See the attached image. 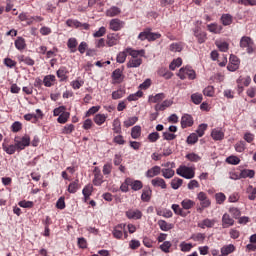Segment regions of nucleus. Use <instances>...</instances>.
I'll return each instance as SVG.
<instances>
[{
	"instance_id": "nucleus-55",
	"label": "nucleus",
	"mask_w": 256,
	"mask_h": 256,
	"mask_svg": "<svg viewBox=\"0 0 256 256\" xmlns=\"http://www.w3.org/2000/svg\"><path fill=\"white\" fill-rule=\"evenodd\" d=\"M191 101L195 105H200V103L203 101V94L200 93H194L191 95Z\"/></svg>"
},
{
	"instance_id": "nucleus-43",
	"label": "nucleus",
	"mask_w": 256,
	"mask_h": 256,
	"mask_svg": "<svg viewBox=\"0 0 256 256\" xmlns=\"http://www.w3.org/2000/svg\"><path fill=\"white\" fill-rule=\"evenodd\" d=\"M69 117H71V113L65 111L57 118V122L61 125H65V123L69 121Z\"/></svg>"
},
{
	"instance_id": "nucleus-28",
	"label": "nucleus",
	"mask_w": 256,
	"mask_h": 256,
	"mask_svg": "<svg viewBox=\"0 0 256 256\" xmlns=\"http://www.w3.org/2000/svg\"><path fill=\"white\" fill-rule=\"evenodd\" d=\"M211 137L214 141H223L225 139V133L220 129H214L212 130Z\"/></svg>"
},
{
	"instance_id": "nucleus-25",
	"label": "nucleus",
	"mask_w": 256,
	"mask_h": 256,
	"mask_svg": "<svg viewBox=\"0 0 256 256\" xmlns=\"http://www.w3.org/2000/svg\"><path fill=\"white\" fill-rule=\"evenodd\" d=\"M130 187L132 191H141V189H143V182L130 178Z\"/></svg>"
},
{
	"instance_id": "nucleus-13",
	"label": "nucleus",
	"mask_w": 256,
	"mask_h": 256,
	"mask_svg": "<svg viewBox=\"0 0 256 256\" xmlns=\"http://www.w3.org/2000/svg\"><path fill=\"white\" fill-rule=\"evenodd\" d=\"M151 197H153V190L151 187L145 186L142 189L141 201H143V203H149V201H151Z\"/></svg>"
},
{
	"instance_id": "nucleus-56",
	"label": "nucleus",
	"mask_w": 256,
	"mask_h": 256,
	"mask_svg": "<svg viewBox=\"0 0 256 256\" xmlns=\"http://www.w3.org/2000/svg\"><path fill=\"white\" fill-rule=\"evenodd\" d=\"M215 200L218 205H223L227 200V196L223 192H219L215 194Z\"/></svg>"
},
{
	"instance_id": "nucleus-26",
	"label": "nucleus",
	"mask_w": 256,
	"mask_h": 256,
	"mask_svg": "<svg viewBox=\"0 0 256 256\" xmlns=\"http://www.w3.org/2000/svg\"><path fill=\"white\" fill-rule=\"evenodd\" d=\"M17 59L19 63H25V65H29L30 67H33V65H35V60H33L29 56L19 55L17 56Z\"/></svg>"
},
{
	"instance_id": "nucleus-57",
	"label": "nucleus",
	"mask_w": 256,
	"mask_h": 256,
	"mask_svg": "<svg viewBox=\"0 0 256 256\" xmlns=\"http://www.w3.org/2000/svg\"><path fill=\"white\" fill-rule=\"evenodd\" d=\"M141 97H143V91L139 90L134 94H130L127 97V100L130 101V102L131 101H139V99H141Z\"/></svg>"
},
{
	"instance_id": "nucleus-12",
	"label": "nucleus",
	"mask_w": 256,
	"mask_h": 256,
	"mask_svg": "<svg viewBox=\"0 0 256 256\" xmlns=\"http://www.w3.org/2000/svg\"><path fill=\"white\" fill-rule=\"evenodd\" d=\"M127 219L139 220L143 217V212L139 209H129L125 212Z\"/></svg>"
},
{
	"instance_id": "nucleus-62",
	"label": "nucleus",
	"mask_w": 256,
	"mask_h": 256,
	"mask_svg": "<svg viewBox=\"0 0 256 256\" xmlns=\"http://www.w3.org/2000/svg\"><path fill=\"white\" fill-rule=\"evenodd\" d=\"M226 163L229 165H239V163H241V159H239L237 156H229L226 158Z\"/></svg>"
},
{
	"instance_id": "nucleus-24",
	"label": "nucleus",
	"mask_w": 256,
	"mask_h": 256,
	"mask_svg": "<svg viewBox=\"0 0 256 256\" xmlns=\"http://www.w3.org/2000/svg\"><path fill=\"white\" fill-rule=\"evenodd\" d=\"M112 79L114 81V83H123V71L121 69H116L113 71L112 73Z\"/></svg>"
},
{
	"instance_id": "nucleus-29",
	"label": "nucleus",
	"mask_w": 256,
	"mask_h": 256,
	"mask_svg": "<svg viewBox=\"0 0 256 256\" xmlns=\"http://www.w3.org/2000/svg\"><path fill=\"white\" fill-rule=\"evenodd\" d=\"M2 149L7 153V155H15V152L17 151V144H2Z\"/></svg>"
},
{
	"instance_id": "nucleus-3",
	"label": "nucleus",
	"mask_w": 256,
	"mask_h": 256,
	"mask_svg": "<svg viewBox=\"0 0 256 256\" xmlns=\"http://www.w3.org/2000/svg\"><path fill=\"white\" fill-rule=\"evenodd\" d=\"M177 76L182 81H185V79H189L190 81H194V79H197V73L195 72V70H193V68H191V66L180 68Z\"/></svg>"
},
{
	"instance_id": "nucleus-17",
	"label": "nucleus",
	"mask_w": 256,
	"mask_h": 256,
	"mask_svg": "<svg viewBox=\"0 0 256 256\" xmlns=\"http://www.w3.org/2000/svg\"><path fill=\"white\" fill-rule=\"evenodd\" d=\"M159 175H161V166H154V167L148 169L145 173V176L148 179H153V177H157Z\"/></svg>"
},
{
	"instance_id": "nucleus-31",
	"label": "nucleus",
	"mask_w": 256,
	"mask_h": 256,
	"mask_svg": "<svg viewBox=\"0 0 256 256\" xmlns=\"http://www.w3.org/2000/svg\"><path fill=\"white\" fill-rule=\"evenodd\" d=\"M220 21L224 27H227L233 23V16L231 14H222Z\"/></svg>"
},
{
	"instance_id": "nucleus-16",
	"label": "nucleus",
	"mask_w": 256,
	"mask_h": 256,
	"mask_svg": "<svg viewBox=\"0 0 256 256\" xmlns=\"http://www.w3.org/2000/svg\"><path fill=\"white\" fill-rule=\"evenodd\" d=\"M151 185L155 188H160L162 190L167 189V182H165V179L161 177H155L151 180Z\"/></svg>"
},
{
	"instance_id": "nucleus-61",
	"label": "nucleus",
	"mask_w": 256,
	"mask_h": 256,
	"mask_svg": "<svg viewBox=\"0 0 256 256\" xmlns=\"http://www.w3.org/2000/svg\"><path fill=\"white\" fill-rule=\"evenodd\" d=\"M66 25L67 27H75L76 29H80L82 24L79 20L68 19L66 21Z\"/></svg>"
},
{
	"instance_id": "nucleus-49",
	"label": "nucleus",
	"mask_w": 256,
	"mask_h": 256,
	"mask_svg": "<svg viewBox=\"0 0 256 256\" xmlns=\"http://www.w3.org/2000/svg\"><path fill=\"white\" fill-rule=\"evenodd\" d=\"M158 75L164 77V79H171L173 77V73L169 72L167 68H160L158 70Z\"/></svg>"
},
{
	"instance_id": "nucleus-39",
	"label": "nucleus",
	"mask_w": 256,
	"mask_h": 256,
	"mask_svg": "<svg viewBox=\"0 0 256 256\" xmlns=\"http://www.w3.org/2000/svg\"><path fill=\"white\" fill-rule=\"evenodd\" d=\"M241 179H253L255 177V170L244 169L240 172Z\"/></svg>"
},
{
	"instance_id": "nucleus-45",
	"label": "nucleus",
	"mask_w": 256,
	"mask_h": 256,
	"mask_svg": "<svg viewBox=\"0 0 256 256\" xmlns=\"http://www.w3.org/2000/svg\"><path fill=\"white\" fill-rule=\"evenodd\" d=\"M234 148L237 153H243V151L247 149V143L243 140H240L235 144Z\"/></svg>"
},
{
	"instance_id": "nucleus-59",
	"label": "nucleus",
	"mask_w": 256,
	"mask_h": 256,
	"mask_svg": "<svg viewBox=\"0 0 256 256\" xmlns=\"http://www.w3.org/2000/svg\"><path fill=\"white\" fill-rule=\"evenodd\" d=\"M246 193H248V199L250 201H255L256 198V188H253V186H249L246 190Z\"/></svg>"
},
{
	"instance_id": "nucleus-37",
	"label": "nucleus",
	"mask_w": 256,
	"mask_h": 256,
	"mask_svg": "<svg viewBox=\"0 0 256 256\" xmlns=\"http://www.w3.org/2000/svg\"><path fill=\"white\" fill-rule=\"evenodd\" d=\"M121 8L112 6L110 9L106 11L107 17H117V15H120Z\"/></svg>"
},
{
	"instance_id": "nucleus-48",
	"label": "nucleus",
	"mask_w": 256,
	"mask_h": 256,
	"mask_svg": "<svg viewBox=\"0 0 256 256\" xmlns=\"http://www.w3.org/2000/svg\"><path fill=\"white\" fill-rule=\"evenodd\" d=\"M132 139H139L141 137V126L136 125L131 129Z\"/></svg>"
},
{
	"instance_id": "nucleus-42",
	"label": "nucleus",
	"mask_w": 256,
	"mask_h": 256,
	"mask_svg": "<svg viewBox=\"0 0 256 256\" xmlns=\"http://www.w3.org/2000/svg\"><path fill=\"white\" fill-rule=\"evenodd\" d=\"M235 251V245L229 244L221 248V253L223 256L231 255Z\"/></svg>"
},
{
	"instance_id": "nucleus-53",
	"label": "nucleus",
	"mask_w": 256,
	"mask_h": 256,
	"mask_svg": "<svg viewBox=\"0 0 256 256\" xmlns=\"http://www.w3.org/2000/svg\"><path fill=\"white\" fill-rule=\"evenodd\" d=\"M163 99H165L164 93H158L155 96L149 97L150 103H159L160 101H163Z\"/></svg>"
},
{
	"instance_id": "nucleus-52",
	"label": "nucleus",
	"mask_w": 256,
	"mask_h": 256,
	"mask_svg": "<svg viewBox=\"0 0 256 256\" xmlns=\"http://www.w3.org/2000/svg\"><path fill=\"white\" fill-rule=\"evenodd\" d=\"M181 206L183 207V209L189 210L195 206V202L191 199H184L181 202Z\"/></svg>"
},
{
	"instance_id": "nucleus-38",
	"label": "nucleus",
	"mask_w": 256,
	"mask_h": 256,
	"mask_svg": "<svg viewBox=\"0 0 256 256\" xmlns=\"http://www.w3.org/2000/svg\"><path fill=\"white\" fill-rule=\"evenodd\" d=\"M215 45L222 53H227L229 51V43L227 42L215 41Z\"/></svg>"
},
{
	"instance_id": "nucleus-46",
	"label": "nucleus",
	"mask_w": 256,
	"mask_h": 256,
	"mask_svg": "<svg viewBox=\"0 0 256 256\" xmlns=\"http://www.w3.org/2000/svg\"><path fill=\"white\" fill-rule=\"evenodd\" d=\"M76 191H79V179H76L68 185V193L74 194Z\"/></svg>"
},
{
	"instance_id": "nucleus-15",
	"label": "nucleus",
	"mask_w": 256,
	"mask_h": 256,
	"mask_svg": "<svg viewBox=\"0 0 256 256\" xmlns=\"http://www.w3.org/2000/svg\"><path fill=\"white\" fill-rule=\"evenodd\" d=\"M235 225V220L231 218V215L225 213L222 216V227L223 229H229V227H233Z\"/></svg>"
},
{
	"instance_id": "nucleus-23",
	"label": "nucleus",
	"mask_w": 256,
	"mask_h": 256,
	"mask_svg": "<svg viewBox=\"0 0 256 256\" xmlns=\"http://www.w3.org/2000/svg\"><path fill=\"white\" fill-rule=\"evenodd\" d=\"M194 37H196L198 43H205L207 41V32L197 29L194 31Z\"/></svg>"
},
{
	"instance_id": "nucleus-36",
	"label": "nucleus",
	"mask_w": 256,
	"mask_h": 256,
	"mask_svg": "<svg viewBox=\"0 0 256 256\" xmlns=\"http://www.w3.org/2000/svg\"><path fill=\"white\" fill-rule=\"evenodd\" d=\"M173 105V102L170 100H164L161 104H156L155 110L156 111H165L167 107H171Z\"/></svg>"
},
{
	"instance_id": "nucleus-10",
	"label": "nucleus",
	"mask_w": 256,
	"mask_h": 256,
	"mask_svg": "<svg viewBox=\"0 0 256 256\" xmlns=\"http://www.w3.org/2000/svg\"><path fill=\"white\" fill-rule=\"evenodd\" d=\"M93 174V185H95V187H101V185H103V174H101V169H99V167H95L93 170Z\"/></svg>"
},
{
	"instance_id": "nucleus-7",
	"label": "nucleus",
	"mask_w": 256,
	"mask_h": 256,
	"mask_svg": "<svg viewBox=\"0 0 256 256\" xmlns=\"http://www.w3.org/2000/svg\"><path fill=\"white\" fill-rule=\"evenodd\" d=\"M14 141L16 143L17 151H23L25 147H29V145H31V137H29V135H24L21 140H17V138H15Z\"/></svg>"
},
{
	"instance_id": "nucleus-6",
	"label": "nucleus",
	"mask_w": 256,
	"mask_h": 256,
	"mask_svg": "<svg viewBox=\"0 0 256 256\" xmlns=\"http://www.w3.org/2000/svg\"><path fill=\"white\" fill-rule=\"evenodd\" d=\"M126 227H127V224L125 223L116 225L112 231L113 237L115 239H123V235H124L125 239H127L128 234H127V230H125Z\"/></svg>"
},
{
	"instance_id": "nucleus-47",
	"label": "nucleus",
	"mask_w": 256,
	"mask_h": 256,
	"mask_svg": "<svg viewBox=\"0 0 256 256\" xmlns=\"http://www.w3.org/2000/svg\"><path fill=\"white\" fill-rule=\"evenodd\" d=\"M171 209L174 211L175 215H180V217H186L187 214L183 211V208L178 204H172Z\"/></svg>"
},
{
	"instance_id": "nucleus-4",
	"label": "nucleus",
	"mask_w": 256,
	"mask_h": 256,
	"mask_svg": "<svg viewBox=\"0 0 256 256\" xmlns=\"http://www.w3.org/2000/svg\"><path fill=\"white\" fill-rule=\"evenodd\" d=\"M240 47L241 49H246L248 55L255 53V42L249 36H243L240 39Z\"/></svg>"
},
{
	"instance_id": "nucleus-27",
	"label": "nucleus",
	"mask_w": 256,
	"mask_h": 256,
	"mask_svg": "<svg viewBox=\"0 0 256 256\" xmlns=\"http://www.w3.org/2000/svg\"><path fill=\"white\" fill-rule=\"evenodd\" d=\"M77 45H79V42H77V38H69L67 42V47L70 49V53H77Z\"/></svg>"
},
{
	"instance_id": "nucleus-60",
	"label": "nucleus",
	"mask_w": 256,
	"mask_h": 256,
	"mask_svg": "<svg viewBox=\"0 0 256 256\" xmlns=\"http://www.w3.org/2000/svg\"><path fill=\"white\" fill-rule=\"evenodd\" d=\"M197 141H199V136H197V134L195 133H192L187 137L186 143L188 145H195Z\"/></svg>"
},
{
	"instance_id": "nucleus-50",
	"label": "nucleus",
	"mask_w": 256,
	"mask_h": 256,
	"mask_svg": "<svg viewBox=\"0 0 256 256\" xmlns=\"http://www.w3.org/2000/svg\"><path fill=\"white\" fill-rule=\"evenodd\" d=\"M170 185L172 189L177 190L183 185V179L175 177L171 180Z\"/></svg>"
},
{
	"instance_id": "nucleus-41",
	"label": "nucleus",
	"mask_w": 256,
	"mask_h": 256,
	"mask_svg": "<svg viewBox=\"0 0 256 256\" xmlns=\"http://www.w3.org/2000/svg\"><path fill=\"white\" fill-rule=\"evenodd\" d=\"M112 127V130L114 133H116V135H121V120H119V118L114 119Z\"/></svg>"
},
{
	"instance_id": "nucleus-9",
	"label": "nucleus",
	"mask_w": 256,
	"mask_h": 256,
	"mask_svg": "<svg viewBox=\"0 0 256 256\" xmlns=\"http://www.w3.org/2000/svg\"><path fill=\"white\" fill-rule=\"evenodd\" d=\"M197 199L200 202V206L202 207V209H207L211 207V199H209V196H207V193L199 192L197 194Z\"/></svg>"
},
{
	"instance_id": "nucleus-44",
	"label": "nucleus",
	"mask_w": 256,
	"mask_h": 256,
	"mask_svg": "<svg viewBox=\"0 0 256 256\" xmlns=\"http://www.w3.org/2000/svg\"><path fill=\"white\" fill-rule=\"evenodd\" d=\"M127 55H129V52L127 51V48L124 49V51L119 52L117 57H116L117 63H124L125 61H127Z\"/></svg>"
},
{
	"instance_id": "nucleus-30",
	"label": "nucleus",
	"mask_w": 256,
	"mask_h": 256,
	"mask_svg": "<svg viewBox=\"0 0 256 256\" xmlns=\"http://www.w3.org/2000/svg\"><path fill=\"white\" fill-rule=\"evenodd\" d=\"M160 173H162V177H164V179H173V177H175V170L171 168H163Z\"/></svg>"
},
{
	"instance_id": "nucleus-19",
	"label": "nucleus",
	"mask_w": 256,
	"mask_h": 256,
	"mask_svg": "<svg viewBox=\"0 0 256 256\" xmlns=\"http://www.w3.org/2000/svg\"><path fill=\"white\" fill-rule=\"evenodd\" d=\"M193 125V117L189 114H185L181 118V127L182 129H187V127H192Z\"/></svg>"
},
{
	"instance_id": "nucleus-5",
	"label": "nucleus",
	"mask_w": 256,
	"mask_h": 256,
	"mask_svg": "<svg viewBox=\"0 0 256 256\" xmlns=\"http://www.w3.org/2000/svg\"><path fill=\"white\" fill-rule=\"evenodd\" d=\"M177 175L184 179H193L195 177V169L189 166H179L176 170Z\"/></svg>"
},
{
	"instance_id": "nucleus-35",
	"label": "nucleus",
	"mask_w": 256,
	"mask_h": 256,
	"mask_svg": "<svg viewBox=\"0 0 256 256\" xmlns=\"http://www.w3.org/2000/svg\"><path fill=\"white\" fill-rule=\"evenodd\" d=\"M125 88H119L118 90L112 92V99H114V101H117V99H123V97H125Z\"/></svg>"
},
{
	"instance_id": "nucleus-58",
	"label": "nucleus",
	"mask_w": 256,
	"mask_h": 256,
	"mask_svg": "<svg viewBox=\"0 0 256 256\" xmlns=\"http://www.w3.org/2000/svg\"><path fill=\"white\" fill-rule=\"evenodd\" d=\"M73 131H75V125L73 124L65 125L62 129V135H71Z\"/></svg>"
},
{
	"instance_id": "nucleus-63",
	"label": "nucleus",
	"mask_w": 256,
	"mask_h": 256,
	"mask_svg": "<svg viewBox=\"0 0 256 256\" xmlns=\"http://www.w3.org/2000/svg\"><path fill=\"white\" fill-rule=\"evenodd\" d=\"M229 213L234 219H239L241 217V210H239V208L231 207L229 208Z\"/></svg>"
},
{
	"instance_id": "nucleus-64",
	"label": "nucleus",
	"mask_w": 256,
	"mask_h": 256,
	"mask_svg": "<svg viewBox=\"0 0 256 256\" xmlns=\"http://www.w3.org/2000/svg\"><path fill=\"white\" fill-rule=\"evenodd\" d=\"M171 247H172V244L169 241H164L163 244L160 245V249L161 251H163V253H170Z\"/></svg>"
},
{
	"instance_id": "nucleus-21",
	"label": "nucleus",
	"mask_w": 256,
	"mask_h": 256,
	"mask_svg": "<svg viewBox=\"0 0 256 256\" xmlns=\"http://www.w3.org/2000/svg\"><path fill=\"white\" fill-rule=\"evenodd\" d=\"M117 43H119V34L112 33L107 35L106 44L108 47H114Z\"/></svg>"
},
{
	"instance_id": "nucleus-54",
	"label": "nucleus",
	"mask_w": 256,
	"mask_h": 256,
	"mask_svg": "<svg viewBox=\"0 0 256 256\" xmlns=\"http://www.w3.org/2000/svg\"><path fill=\"white\" fill-rule=\"evenodd\" d=\"M137 121H139V117L137 116L129 117L127 120L124 121V127L126 128L133 127V125H135Z\"/></svg>"
},
{
	"instance_id": "nucleus-34",
	"label": "nucleus",
	"mask_w": 256,
	"mask_h": 256,
	"mask_svg": "<svg viewBox=\"0 0 256 256\" xmlns=\"http://www.w3.org/2000/svg\"><path fill=\"white\" fill-rule=\"evenodd\" d=\"M158 226L161 229V231H171L173 229V224L167 223L165 220H159L158 221Z\"/></svg>"
},
{
	"instance_id": "nucleus-33",
	"label": "nucleus",
	"mask_w": 256,
	"mask_h": 256,
	"mask_svg": "<svg viewBox=\"0 0 256 256\" xmlns=\"http://www.w3.org/2000/svg\"><path fill=\"white\" fill-rule=\"evenodd\" d=\"M14 45L18 51H23L27 47V43H25V38L23 37H18L15 40Z\"/></svg>"
},
{
	"instance_id": "nucleus-40",
	"label": "nucleus",
	"mask_w": 256,
	"mask_h": 256,
	"mask_svg": "<svg viewBox=\"0 0 256 256\" xmlns=\"http://www.w3.org/2000/svg\"><path fill=\"white\" fill-rule=\"evenodd\" d=\"M129 187H131V177H127L120 186L122 193H129Z\"/></svg>"
},
{
	"instance_id": "nucleus-2",
	"label": "nucleus",
	"mask_w": 256,
	"mask_h": 256,
	"mask_svg": "<svg viewBox=\"0 0 256 256\" xmlns=\"http://www.w3.org/2000/svg\"><path fill=\"white\" fill-rule=\"evenodd\" d=\"M157 39H161V33L152 32L151 28H145L143 32H140L138 35L139 41H157Z\"/></svg>"
},
{
	"instance_id": "nucleus-20",
	"label": "nucleus",
	"mask_w": 256,
	"mask_h": 256,
	"mask_svg": "<svg viewBox=\"0 0 256 256\" xmlns=\"http://www.w3.org/2000/svg\"><path fill=\"white\" fill-rule=\"evenodd\" d=\"M56 81H57V78L55 77V75L49 74L44 76L42 83L44 87H53Z\"/></svg>"
},
{
	"instance_id": "nucleus-51",
	"label": "nucleus",
	"mask_w": 256,
	"mask_h": 256,
	"mask_svg": "<svg viewBox=\"0 0 256 256\" xmlns=\"http://www.w3.org/2000/svg\"><path fill=\"white\" fill-rule=\"evenodd\" d=\"M190 239H192V241H195L197 243H203L205 241V234L203 233L192 234Z\"/></svg>"
},
{
	"instance_id": "nucleus-22",
	"label": "nucleus",
	"mask_w": 256,
	"mask_h": 256,
	"mask_svg": "<svg viewBox=\"0 0 256 256\" xmlns=\"http://www.w3.org/2000/svg\"><path fill=\"white\" fill-rule=\"evenodd\" d=\"M207 30L210 33H214V35H219L221 31H223V26L217 24V23H211L207 25Z\"/></svg>"
},
{
	"instance_id": "nucleus-1",
	"label": "nucleus",
	"mask_w": 256,
	"mask_h": 256,
	"mask_svg": "<svg viewBox=\"0 0 256 256\" xmlns=\"http://www.w3.org/2000/svg\"><path fill=\"white\" fill-rule=\"evenodd\" d=\"M126 51L128 52V55H130V59L127 62L126 66L128 69H135L137 67H141L143 65V58L145 57V50H135L131 47L126 48Z\"/></svg>"
},
{
	"instance_id": "nucleus-11",
	"label": "nucleus",
	"mask_w": 256,
	"mask_h": 256,
	"mask_svg": "<svg viewBox=\"0 0 256 256\" xmlns=\"http://www.w3.org/2000/svg\"><path fill=\"white\" fill-rule=\"evenodd\" d=\"M56 75H57L60 83L68 81L69 80V69H67V67H65V66H61L57 70Z\"/></svg>"
},
{
	"instance_id": "nucleus-8",
	"label": "nucleus",
	"mask_w": 256,
	"mask_h": 256,
	"mask_svg": "<svg viewBox=\"0 0 256 256\" xmlns=\"http://www.w3.org/2000/svg\"><path fill=\"white\" fill-rule=\"evenodd\" d=\"M239 65H241V60L239 57L231 54L229 57V63L227 65L228 71H237V69H239Z\"/></svg>"
},
{
	"instance_id": "nucleus-32",
	"label": "nucleus",
	"mask_w": 256,
	"mask_h": 256,
	"mask_svg": "<svg viewBox=\"0 0 256 256\" xmlns=\"http://www.w3.org/2000/svg\"><path fill=\"white\" fill-rule=\"evenodd\" d=\"M107 114H96L93 118V121L96 125L101 126L107 121Z\"/></svg>"
},
{
	"instance_id": "nucleus-18",
	"label": "nucleus",
	"mask_w": 256,
	"mask_h": 256,
	"mask_svg": "<svg viewBox=\"0 0 256 256\" xmlns=\"http://www.w3.org/2000/svg\"><path fill=\"white\" fill-rule=\"evenodd\" d=\"M216 223H217V220L206 218L202 220L200 223H198V227H200V229H205V228L211 229L215 227Z\"/></svg>"
},
{
	"instance_id": "nucleus-14",
	"label": "nucleus",
	"mask_w": 256,
	"mask_h": 256,
	"mask_svg": "<svg viewBox=\"0 0 256 256\" xmlns=\"http://www.w3.org/2000/svg\"><path fill=\"white\" fill-rule=\"evenodd\" d=\"M123 25H125L124 21L115 18L110 21L109 29H111L112 31H121V29H123Z\"/></svg>"
}]
</instances>
